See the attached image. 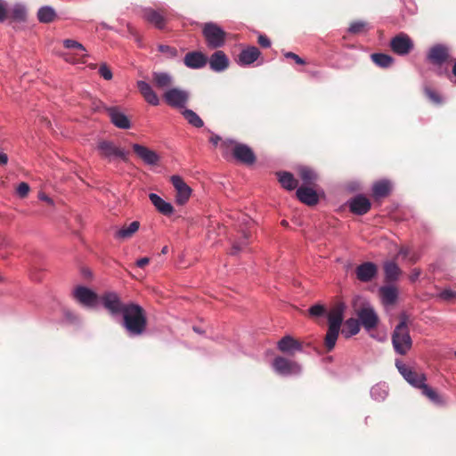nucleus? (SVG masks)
I'll use <instances>...</instances> for the list:
<instances>
[{
    "label": "nucleus",
    "instance_id": "f257e3e1",
    "mask_svg": "<svg viewBox=\"0 0 456 456\" xmlns=\"http://www.w3.org/2000/svg\"><path fill=\"white\" fill-rule=\"evenodd\" d=\"M148 320L145 310L135 303L126 304L122 314V326L130 336H141L147 329Z\"/></svg>",
    "mask_w": 456,
    "mask_h": 456
},
{
    "label": "nucleus",
    "instance_id": "f03ea898",
    "mask_svg": "<svg viewBox=\"0 0 456 456\" xmlns=\"http://www.w3.org/2000/svg\"><path fill=\"white\" fill-rule=\"evenodd\" d=\"M223 156L226 157L232 152L233 158L245 165H252L256 162V158L252 149L243 143L237 142L232 139H224L220 143Z\"/></svg>",
    "mask_w": 456,
    "mask_h": 456
},
{
    "label": "nucleus",
    "instance_id": "7ed1b4c3",
    "mask_svg": "<svg viewBox=\"0 0 456 456\" xmlns=\"http://www.w3.org/2000/svg\"><path fill=\"white\" fill-rule=\"evenodd\" d=\"M353 308L365 330H370L378 326L379 316L369 302L357 297L353 301Z\"/></svg>",
    "mask_w": 456,
    "mask_h": 456
},
{
    "label": "nucleus",
    "instance_id": "20e7f679",
    "mask_svg": "<svg viewBox=\"0 0 456 456\" xmlns=\"http://www.w3.org/2000/svg\"><path fill=\"white\" fill-rule=\"evenodd\" d=\"M392 343L395 352L401 355L406 354L411 347L412 340L407 325V317L404 314L401 316L400 322L393 331Z\"/></svg>",
    "mask_w": 456,
    "mask_h": 456
},
{
    "label": "nucleus",
    "instance_id": "39448f33",
    "mask_svg": "<svg viewBox=\"0 0 456 456\" xmlns=\"http://www.w3.org/2000/svg\"><path fill=\"white\" fill-rule=\"evenodd\" d=\"M202 34L209 48L217 49L225 43L226 33L217 24L207 22L202 28Z\"/></svg>",
    "mask_w": 456,
    "mask_h": 456
},
{
    "label": "nucleus",
    "instance_id": "423d86ee",
    "mask_svg": "<svg viewBox=\"0 0 456 456\" xmlns=\"http://www.w3.org/2000/svg\"><path fill=\"white\" fill-rule=\"evenodd\" d=\"M99 303L113 316L122 314L126 307L116 292H105L100 296Z\"/></svg>",
    "mask_w": 456,
    "mask_h": 456
},
{
    "label": "nucleus",
    "instance_id": "0eeeda50",
    "mask_svg": "<svg viewBox=\"0 0 456 456\" xmlns=\"http://www.w3.org/2000/svg\"><path fill=\"white\" fill-rule=\"evenodd\" d=\"M396 368L403 379L415 388L420 389L427 381V377L423 372L414 370L412 368L397 362Z\"/></svg>",
    "mask_w": 456,
    "mask_h": 456
},
{
    "label": "nucleus",
    "instance_id": "6e6552de",
    "mask_svg": "<svg viewBox=\"0 0 456 456\" xmlns=\"http://www.w3.org/2000/svg\"><path fill=\"white\" fill-rule=\"evenodd\" d=\"M414 44L411 38L405 33H399L390 41L391 50L397 55H407L413 49Z\"/></svg>",
    "mask_w": 456,
    "mask_h": 456
},
{
    "label": "nucleus",
    "instance_id": "1a4fd4ad",
    "mask_svg": "<svg viewBox=\"0 0 456 456\" xmlns=\"http://www.w3.org/2000/svg\"><path fill=\"white\" fill-rule=\"evenodd\" d=\"M73 295L82 305L88 308L95 307L100 300V297L95 292L84 286L77 287Z\"/></svg>",
    "mask_w": 456,
    "mask_h": 456
},
{
    "label": "nucleus",
    "instance_id": "9d476101",
    "mask_svg": "<svg viewBox=\"0 0 456 456\" xmlns=\"http://www.w3.org/2000/svg\"><path fill=\"white\" fill-rule=\"evenodd\" d=\"M427 58L432 64L441 66L450 61V48L445 45L436 44L429 49Z\"/></svg>",
    "mask_w": 456,
    "mask_h": 456
},
{
    "label": "nucleus",
    "instance_id": "9b49d317",
    "mask_svg": "<svg viewBox=\"0 0 456 456\" xmlns=\"http://www.w3.org/2000/svg\"><path fill=\"white\" fill-rule=\"evenodd\" d=\"M98 151L102 157L110 159L120 158L124 161L128 159V152L117 147L112 142L102 141L98 144Z\"/></svg>",
    "mask_w": 456,
    "mask_h": 456
},
{
    "label": "nucleus",
    "instance_id": "f8f14e48",
    "mask_svg": "<svg viewBox=\"0 0 456 456\" xmlns=\"http://www.w3.org/2000/svg\"><path fill=\"white\" fill-rule=\"evenodd\" d=\"M166 102L171 107L183 108L189 100V94L178 88L167 90L163 95Z\"/></svg>",
    "mask_w": 456,
    "mask_h": 456
},
{
    "label": "nucleus",
    "instance_id": "ddd939ff",
    "mask_svg": "<svg viewBox=\"0 0 456 456\" xmlns=\"http://www.w3.org/2000/svg\"><path fill=\"white\" fill-rule=\"evenodd\" d=\"M170 181L176 191V203L183 205L188 201L191 194V189L179 175H172Z\"/></svg>",
    "mask_w": 456,
    "mask_h": 456
},
{
    "label": "nucleus",
    "instance_id": "4468645a",
    "mask_svg": "<svg viewBox=\"0 0 456 456\" xmlns=\"http://www.w3.org/2000/svg\"><path fill=\"white\" fill-rule=\"evenodd\" d=\"M273 366L275 371L281 375L298 374L301 371V367L298 363L281 356H278L273 360Z\"/></svg>",
    "mask_w": 456,
    "mask_h": 456
},
{
    "label": "nucleus",
    "instance_id": "2eb2a0df",
    "mask_svg": "<svg viewBox=\"0 0 456 456\" xmlns=\"http://www.w3.org/2000/svg\"><path fill=\"white\" fill-rule=\"evenodd\" d=\"M104 111L107 112L110 122L118 128L129 129L131 127V121L128 117L123 113L118 107H104Z\"/></svg>",
    "mask_w": 456,
    "mask_h": 456
},
{
    "label": "nucleus",
    "instance_id": "dca6fc26",
    "mask_svg": "<svg viewBox=\"0 0 456 456\" xmlns=\"http://www.w3.org/2000/svg\"><path fill=\"white\" fill-rule=\"evenodd\" d=\"M348 207L352 213L363 216L370 211L371 203L368 198L359 194L348 201Z\"/></svg>",
    "mask_w": 456,
    "mask_h": 456
},
{
    "label": "nucleus",
    "instance_id": "f3484780",
    "mask_svg": "<svg viewBox=\"0 0 456 456\" xmlns=\"http://www.w3.org/2000/svg\"><path fill=\"white\" fill-rule=\"evenodd\" d=\"M133 150L134 153L140 158L145 164L147 165H157L159 161V155L152 150H150L149 148L134 143L133 144Z\"/></svg>",
    "mask_w": 456,
    "mask_h": 456
},
{
    "label": "nucleus",
    "instance_id": "a211bd4d",
    "mask_svg": "<svg viewBox=\"0 0 456 456\" xmlns=\"http://www.w3.org/2000/svg\"><path fill=\"white\" fill-rule=\"evenodd\" d=\"M377 265L371 262H365L356 267L355 273L359 281H370L377 274Z\"/></svg>",
    "mask_w": 456,
    "mask_h": 456
},
{
    "label": "nucleus",
    "instance_id": "6ab92c4d",
    "mask_svg": "<svg viewBox=\"0 0 456 456\" xmlns=\"http://www.w3.org/2000/svg\"><path fill=\"white\" fill-rule=\"evenodd\" d=\"M142 17L159 29H163L166 26L167 20L163 12L147 8L143 11Z\"/></svg>",
    "mask_w": 456,
    "mask_h": 456
},
{
    "label": "nucleus",
    "instance_id": "aec40b11",
    "mask_svg": "<svg viewBox=\"0 0 456 456\" xmlns=\"http://www.w3.org/2000/svg\"><path fill=\"white\" fill-rule=\"evenodd\" d=\"M136 86L146 102L152 106H158L159 104V98L149 83L139 80Z\"/></svg>",
    "mask_w": 456,
    "mask_h": 456
},
{
    "label": "nucleus",
    "instance_id": "412c9836",
    "mask_svg": "<svg viewBox=\"0 0 456 456\" xmlns=\"http://www.w3.org/2000/svg\"><path fill=\"white\" fill-rule=\"evenodd\" d=\"M183 62L190 69H201L207 64L208 58L201 52H189L185 54Z\"/></svg>",
    "mask_w": 456,
    "mask_h": 456
},
{
    "label": "nucleus",
    "instance_id": "4be33fe9",
    "mask_svg": "<svg viewBox=\"0 0 456 456\" xmlns=\"http://www.w3.org/2000/svg\"><path fill=\"white\" fill-rule=\"evenodd\" d=\"M278 349L282 353L293 354L297 351H302L303 345L291 336H285L278 342Z\"/></svg>",
    "mask_w": 456,
    "mask_h": 456
},
{
    "label": "nucleus",
    "instance_id": "5701e85b",
    "mask_svg": "<svg viewBox=\"0 0 456 456\" xmlns=\"http://www.w3.org/2000/svg\"><path fill=\"white\" fill-rule=\"evenodd\" d=\"M210 69L216 72L225 70L229 66V59L223 51H216L209 58Z\"/></svg>",
    "mask_w": 456,
    "mask_h": 456
},
{
    "label": "nucleus",
    "instance_id": "b1692460",
    "mask_svg": "<svg viewBox=\"0 0 456 456\" xmlns=\"http://www.w3.org/2000/svg\"><path fill=\"white\" fill-rule=\"evenodd\" d=\"M297 199L308 206H314L318 203L319 198L316 191L307 186H301L297 190Z\"/></svg>",
    "mask_w": 456,
    "mask_h": 456
},
{
    "label": "nucleus",
    "instance_id": "393cba45",
    "mask_svg": "<svg viewBox=\"0 0 456 456\" xmlns=\"http://www.w3.org/2000/svg\"><path fill=\"white\" fill-rule=\"evenodd\" d=\"M345 309L346 305L343 303H338L330 309L328 313L329 326L340 328Z\"/></svg>",
    "mask_w": 456,
    "mask_h": 456
},
{
    "label": "nucleus",
    "instance_id": "a878e982",
    "mask_svg": "<svg viewBox=\"0 0 456 456\" xmlns=\"http://www.w3.org/2000/svg\"><path fill=\"white\" fill-rule=\"evenodd\" d=\"M261 53L256 46H248L243 49L238 56L240 65H250L260 56Z\"/></svg>",
    "mask_w": 456,
    "mask_h": 456
},
{
    "label": "nucleus",
    "instance_id": "bb28decb",
    "mask_svg": "<svg viewBox=\"0 0 456 456\" xmlns=\"http://www.w3.org/2000/svg\"><path fill=\"white\" fill-rule=\"evenodd\" d=\"M151 81L153 85L160 90L169 88L173 84V77L167 72H152Z\"/></svg>",
    "mask_w": 456,
    "mask_h": 456
},
{
    "label": "nucleus",
    "instance_id": "cd10ccee",
    "mask_svg": "<svg viewBox=\"0 0 456 456\" xmlns=\"http://www.w3.org/2000/svg\"><path fill=\"white\" fill-rule=\"evenodd\" d=\"M149 199L156 209L164 216H170L174 212L173 206L166 202L163 199H161L156 193H150Z\"/></svg>",
    "mask_w": 456,
    "mask_h": 456
},
{
    "label": "nucleus",
    "instance_id": "c85d7f7f",
    "mask_svg": "<svg viewBox=\"0 0 456 456\" xmlns=\"http://www.w3.org/2000/svg\"><path fill=\"white\" fill-rule=\"evenodd\" d=\"M63 45L66 47V48H74V49H77L80 52H82L83 53L81 55H78V57L77 59L69 56V55H67V57L65 58V60L67 61H69V62H75V61H80L82 63H85L86 62V58L88 56L87 53H86V48L84 47V45L82 44H80L79 42L77 41H75L73 39H65L63 41Z\"/></svg>",
    "mask_w": 456,
    "mask_h": 456
},
{
    "label": "nucleus",
    "instance_id": "c756f323",
    "mask_svg": "<svg viewBox=\"0 0 456 456\" xmlns=\"http://www.w3.org/2000/svg\"><path fill=\"white\" fill-rule=\"evenodd\" d=\"M379 293L384 305H394L398 297V290L395 286H383L379 289Z\"/></svg>",
    "mask_w": 456,
    "mask_h": 456
},
{
    "label": "nucleus",
    "instance_id": "7c9ffc66",
    "mask_svg": "<svg viewBox=\"0 0 456 456\" xmlns=\"http://www.w3.org/2000/svg\"><path fill=\"white\" fill-rule=\"evenodd\" d=\"M279 183L281 186L289 191H292L297 187L298 182L289 172L282 171L276 173Z\"/></svg>",
    "mask_w": 456,
    "mask_h": 456
},
{
    "label": "nucleus",
    "instance_id": "2f4dec72",
    "mask_svg": "<svg viewBox=\"0 0 456 456\" xmlns=\"http://www.w3.org/2000/svg\"><path fill=\"white\" fill-rule=\"evenodd\" d=\"M384 272L387 281H396L402 273L401 269L394 261H387L384 264Z\"/></svg>",
    "mask_w": 456,
    "mask_h": 456
},
{
    "label": "nucleus",
    "instance_id": "473e14b6",
    "mask_svg": "<svg viewBox=\"0 0 456 456\" xmlns=\"http://www.w3.org/2000/svg\"><path fill=\"white\" fill-rule=\"evenodd\" d=\"M140 227L138 221L132 222L128 226H123L118 230L115 233V237L118 240H126L131 238Z\"/></svg>",
    "mask_w": 456,
    "mask_h": 456
},
{
    "label": "nucleus",
    "instance_id": "72a5a7b5",
    "mask_svg": "<svg viewBox=\"0 0 456 456\" xmlns=\"http://www.w3.org/2000/svg\"><path fill=\"white\" fill-rule=\"evenodd\" d=\"M340 328L329 326L324 338V346L328 352H330L335 347L338 337L339 335Z\"/></svg>",
    "mask_w": 456,
    "mask_h": 456
},
{
    "label": "nucleus",
    "instance_id": "f704fd0d",
    "mask_svg": "<svg viewBox=\"0 0 456 456\" xmlns=\"http://www.w3.org/2000/svg\"><path fill=\"white\" fill-rule=\"evenodd\" d=\"M420 390L421 394L428 398L432 403L439 405L444 403V398L435 389L428 386L426 383L423 385Z\"/></svg>",
    "mask_w": 456,
    "mask_h": 456
},
{
    "label": "nucleus",
    "instance_id": "c9c22d12",
    "mask_svg": "<svg viewBox=\"0 0 456 456\" xmlns=\"http://www.w3.org/2000/svg\"><path fill=\"white\" fill-rule=\"evenodd\" d=\"M56 18V12L50 6H43L37 12V19L42 23H50Z\"/></svg>",
    "mask_w": 456,
    "mask_h": 456
},
{
    "label": "nucleus",
    "instance_id": "e433bc0d",
    "mask_svg": "<svg viewBox=\"0 0 456 456\" xmlns=\"http://www.w3.org/2000/svg\"><path fill=\"white\" fill-rule=\"evenodd\" d=\"M391 186L387 181H379L373 184L372 192L375 198H384L389 194Z\"/></svg>",
    "mask_w": 456,
    "mask_h": 456
},
{
    "label": "nucleus",
    "instance_id": "4c0bfd02",
    "mask_svg": "<svg viewBox=\"0 0 456 456\" xmlns=\"http://www.w3.org/2000/svg\"><path fill=\"white\" fill-rule=\"evenodd\" d=\"M372 61L380 68H388L394 63V58L386 53H372L370 55Z\"/></svg>",
    "mask_w": 456,
    "mask_h": 456
},
{
    "label": "nucleus",
    "instance_id": "58836bf2",
    "mask_svg": "<svg viewBox=\"0 0 456 456\" xmlns=\"http://www.w3.org/2000/svg\"><path fill=\"white\" fill-rule=\"evenodd\" d=\"M8 18L14 21H24L27 18L26 9L20 4H16L12 9L8 11Z\"/></svg>",
    "mask_w": 456,
    "mask_h": 456
},
{
    "label": "nucleus",
    "instance_id": "ea45409f",
    "mask_svg": "<svg viewBox=\"0 0 456 456\" xmlns=\"http://www.w3.org/2000/svg\"><path fill=\"white\" fill-rule=\"evenodd\" d=\"M183 115L184 118L188 121L189 124L195 127H202L204 126V122L201 118L191 110H185L183 111Z\"/></svg>",
    "mask_w": 456,
    "mask_h": 456
},
{
    "label": "nucleus",
    "instance_id": "a19ab883",
    "mask_svg": "<svg viewBox=\"0 0 456 456\" xmlns=\"http://www.w3.org/2000/svg\"><path fill=\"white\" fill-rule=\"evenodd\" d=\"M299 176L303 180V182L307 185L314 184L317 178V175L314 172V170L305 167H301L299 169Z\"/></svg>",
    "mask_w": 456,
    "mask_h": 456
},
{
    "label": "nucleus",
    "instance_id": "79ce46f5",
    "mask_svg": "<svg viewBox=\"0 0 456 456\" xmlns=\"http://www.w3.org/2000/svg\"><path fill=\"white\" fill-rule=\"evenodd\" d=\"M436 297L439 300L449 304H453L456 302V291L452 290L451 289H444V290L439 292Z\"/></svg>",
    "mask_w": 456,
    "mask_h": 456
},
{
    "label": "nucleus",
    "instance_id": "37998d69",
    "mask_svg": "<svg viewBox=\"0 0 456 456\" xmlns=\"http://www.w3.org/2000/svg\"><path fill=\"white\" fill-rule=\"evenodd\" d=\"M345 324L349 333L346 337L356 335L360 331L361 322L358 319L349 318Z\"/></svg>",
    "mask_w": 456,
    "mask_h": 456
},
{
    "label": "nucleus",
    "instance_id": "c03bdc74",
    "mask_svg": "<svg viewBox=\"0 0 456 456\" xmlns=\"http://www.w3.org/2000/svg\"><path fill=\"white\" fill-rule=\"evenodd\" d=\"M249 238V233H243V240L241 241H235L232 243V247L231 249V255H237L244 247L248 244V240Z\"/></svg>",
    "mask_w": 456,
    "mask_h": 456
},
{
    "label": "nucleus",
    "instance_id": "a18cd8bd",
    "mask_svg": "<svg viewBox=\"0 0 456 456\" xmlns=\"http://www.w3.org/2000/svg\"><path fill=\"white\" fill-rule=\"evenodd\" d=\"M367 23L362 20H356L351 23L348 32L354 35L363 32L366 28Z\"/></svg>",
    "mask_w": 456,
    "mask_h": 456
},
{
    "label": "nucleus",
    "instance_id": "49530a36",
    "mask_svg": "<svg viewBox=\"0 0 456 456\" xmlns=\"http://www.w3.org/2000/svg\"><path fill=\"white\" fill-rule=\"evenodd\" d=\"M425 94L426 96L432 102H434L435 104H441L443 100H442V97L441 95L436 92L435 90H433L432 88L430 87H426L425 90Z\"/></svg>",
    "mask_w": 456,
    "mask_h": 456
},
{
    "label": "nucleus",
    "instance_id": "de8ad7c7",
    "mask_svg": "<svg viewBox=\"0 0 456 456\" xmlns=\"http://www.w3.org/2000/svg\"><path fill=\"white\" fill-rule=\"evenodd\" d=\"M326 313V309L324 305L316 304L312 305L308 309V314L311 317H320L322 316Z\"/></svg>",
    "mask_w": 456,
    "mask_h": 456
},
{
    "label": "nucleus",
    "instance_id": "09e8293b",
    "mask_svg": "<svg viewBox=\"0 0 456 456\" xmlns=\"http://www.w3.org/2000/svg\"><path fill=\"white\" fill-rule=\"evenodd\" d=\"M158 49L160 53L166 54L168 58H175L178 54L177 50L175 47L169 45H159Z\"/></svg>",
    "mask_w": 456,
    "mask_h": 456
},
{
    "label": "nucleus",
    "instance_id": "8fccbe9b",
    "mask_svg": "<svg viewBox=\"0 0 456 456\" xmlns=\"http://www.w3.org/2000/svg\"><path fill=\"white\" fill-rule=\"evenodd\" d=\"M29 191H30V187H29V185H28L27 183H25V182L20 183L17 186V188H16V193H17V195H18L20 198H22V199H24V198H26V197L28 196V194Z\"/></svg>",
    "mask_w": 456,
    "mask_h": 456
},
{
    "label": "nucleus",
    "instance_id": "3c124183",
    "mask_svg": "<svg viewBox=\"0 0 456 456\" xmlns=\"http://www.w3.org/2000/svg\"><path fill=\"white\" fill-rule=\"evenodd\" d=\"M99 74L106 80H110L113 77L110 69L105 63L100 65Z\"/></svg>",
    "mask_w": 456,
    "mask_h": 456
},
{
    "label": "nucleus",
    "instance_id": "603ef678",
    "mask_svg": "<svg viewBox=\"0 0 456 456\" xmlns=\"http://www.w3.org/2000/svg\"><path fill=\"white\" fill-rule=\"evenodd\" d=\"M8 18L7 4L4 0H0V22H4Z\"/></svg>",
    "mask_w": 456,
    "mask_h": 456
},
{
    "label": "nucleus",
    "instance_id": "864d4df0",
    "mask_svg": "<svg viewBox=\"0 0 456 456\" xmlns=\"http://www.w3.org/2000/svg\"><path fill=\"white\" fill-rule=\"evenodd\" d=\"M284 56L287 58V59H292L293 61H295V62L297 64H299V65H304L305 64V61L304 59H302L300 56H298L297 54L292 53V52H287L284 53Z\"/></svg>",
    "mask_w": 456,
    "mask_h": 456
},
{
    "label": "nucleus",
    "instance_id": "5fc2aeb1",
    "mask_svg": "<svg viewBox=\"0 0 456 456\" xmlns=\"http://www.w3.org/2000/svg\"><path fill=\"white\" fill-rule=\"evenodd\" d=\"M257 43L264 48H268L271 46V41L265 35H259Z\"/></svg>",
    "mask_w": 456,
    "mask_h": 456
},
{
    "label": "nucleus",
    "instance_id": "6e6d98bb",
    "mask_svg": "<svg viewBox=\"0 0 456 456\" xmlns=\"http://www.w3.org/2000/svg\"><path fill=\"white\" fill-rule=\"evenodd\" d=\"M104 107H107L101 101H94L93 102L92 108L94 111H102L104 110Z\"/></svg>",
    "mask_w": 456,
    "mask_h": 456
},
{
    "label": "nucleus",
    "instance_id": "4d7b16f0",
    "mask_svg": "<svg viewBox=\"0 0 456 456\" xmlns=\"http://www.w3.org/2000/svg\"><path fill=\"white\" fill-rule=\"evenodd\" d=\"M420 273H421V271L419 269H418V268L413 269L410 275V281L411 282H415L419 279Z\"/></svg>",
    "mask_w": 456,
    "mask_h": 456
},
{
    "label": "nucleus",
    "instance_id": "13d9d810",
    "mask_svg": "<svg viewBox=\"0 0 456 456\" xmlns=\"http://www.w3.org/2000/svg\"><path fill=\"white\" fill-rule=\"evenodd\" d=\"M150 263L149 257H142L136 261V266L139 268H144Z\"/></svg>",
    "mask_w": 456,
    "mask_h": 456
},
{
    "label": "nucleus",
    "instance_id": "bf43d9fd",
    "mask_svg": "<svg viewBox=\"0 0 456 456\" xmlns=\"http://www.w3.org/2000/svg\"><path fill=\"white\" fill-rule=\"evenodd\" d=\"M224 140H222V138L217 135V134H213L210 138H209V142L211 143H213V145L216 146L219 142L222 143Z\"/></svg>",
    "mask_w": 456,
    "mask_h": 456
},
{
    "label": "nucleus",
    "instance_id": "052dcab7",
    "mask_svg": "<svg viewBox=\"0 0 456 456\" xmlns=\"http://www.w3.org/2000/svg\"><path fill=\"white\" fill-rule=\"evenodd\" d=\"M38 198L50 205L53 203V200L43 192L39 193Z\"/></svg>",
    "mask_w": 456,
    "mask_h": 456
},
{
    "label": "nucleus",
    "instance_id": "680f3d73",
    "mask_svg": "<svg viewBox=\"0 0 456 456\" xmlns=\"http://www.w3.org/2000/svg\"><path fill=\"white\" fill-rule=\"evenodd\" d=\"M8 162V156L7 154L4 152H0V165L4 166L6 165Z\"/></svg>",
    "mask_w": 456,
    "mask_h": 456
},
{
    "label": "nucleus",
    "instance_id": "e2e57ef3",
    "mask_svg": "<svg viewBox=\"0 0 456 456\" xmlns=\"http://www.w3.org/2000/svg\"><path fill=\"white\" fill-rule=\"evenodd\" d=\"M408 254H409V250H408V248H402L398 253V255H403V256H407Z\"/></svg>",
    "mask_w": 456,
    "mask_h": 456
},
{
    "label": "nucleus",
    "instance_id": "0e129e2a",
    "mask_svg": "<svg viewBox=\"0 0 456 456\" xmlns=\"http://www.w3.org/2000/svg\"><path fill=\"white\" fill-rule=\"evenodd\" d=\"M452 73L454 77H456V61H454V64L452 66Z\"/></svg>",
    "mask_w": 456,
    "mask_h": 456
},
{
    "label": "nucleus",
    "instance_id": "69168bd1",
    "mask_svg": "<svg viewBox=\"0 0 456 456\" xmlns=\"http://www.w3.org/2000/svg\"><path fill=\"white\" fill-rule=\"evenodd\" d=\"M168 252V248L167 246H164L161 249V253L162 254H167Z\"/></svg>",
    "mask_w": 456,
    "mask_h": 456
},
{
    "label": "nucleus",
    "instance_id": "338daca9",
    "mask_svg": "<svg viewBox=\"0 0 456 456\" xmlns=\"http://www.w3.org/2000/svg\"><path fill=\"white\" fill-rule=\"evenodd\" d=\"M193 330L196 331L197 333H201V330L197 327H193Z\"/></svg>",
    "mask_w": 456,
    "mask_h": 456
},
{
    "label": "nucleus",
    "instance_id": "774afa93",
    "mask_svg": "<svg viewBox=\"0 0 456 456\" xmlns=\"http://www.w3.org/2000/svg\"><path fill=\"white\" fill-rule=\"evenodd\" d=\"M281 224H282V225H284V226H286V225H288V222H287V221H285V220H283V221H281Z\"/></svg>",
    "mask_w": 456,
    "mask_h": 456
}]
</instances>
